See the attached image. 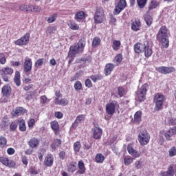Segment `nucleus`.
Wrapping results in <instances>:
<instances>
[{
  "instance_id": "nucleus-6",
  "label": "nucleus",
  "mask_w": 176,
  "mask_h": 176,
  "mask_svg": "<svg viewBox=\"0 0 176 176\" xmlns=\"http://www.w3.org/2000/svg\"><path fill=\"white\" fill-rule=\"evenodd\" d=\"M115 108H119V104L117 102H113L106 105V112L108 115H113L115 113Z\"/></svg>"
},
{
  "instance_id": "nucleus-13",
  "label": "nucleus",
  "mask_w": 176,
  "mask_h": 176,
  "mask_svg": "<svg viewBox=\"0 0 176 176\" xmlns=\"http://www.w3.org/2000/svg\"><path fill=\"white\" fill-rule=\"evenodd\" d=\"M1 93L3 97H9L12 94V87L9 85H4L1 89Z\"/></svg>"
},
{
  "instance_id": "nucleus-23",
  "label": "nucleus",
  "mask_w": 176,
  "mask_h": 176,
  "mask_svg": "<svg viewBox=\"0 0 176 176\" xmlns=\"http://www.w3.org/2000/svg\"><path fill=\"white\" fill-rule=\"evenodd\" d=\"M115 67V65L112 63H109L106 65L105 69H104V73L106 76H108V75H111V73L112 72V70Z\"/></svg>"
},
{
  "instance_id": "nucleus-37",
  "label": "nucleus",
  "mask_w": 176,
  "mask_h": 176,
  "mask_svg": "<svg viewBox=\"0 0 176 176\" xmlns=\"http://www.w3.org/2000/svg\"><path fill=\"white\" fill-rule=\"evenodd\" d=\"M90 78L91 80L95 82H97V80H101V79H102L101 74L92 75L90 76Z\"/></svg>"
},
{
  "instance_id": "nucleus-21",
  "label": "nucleus",
  "mask_w": 176,
  "mask_h": 176,
  "mask_svg": "<svg viewBox=\"0 0 176 176\" xmlns=\"http://www.w3.org/2000/svg\"><path fill=\"white\" fill-rule=\"evenodd\" d=\"M141 27V21L140 19H135V21L132 23L131 28L133 31H140Z\"/></svg>"
},
{
  "instance_id": "nucleus-44",
  "label": "nucleus",
  "mask_w": 176,
  "mask_h": 176,
  "mask_svg": "<svg viewBox=\"0 0 176 176\" xmlns=\"http://www.w3.org/2000/svg\"><path fill=\"white\" fill-rule=\"evenodd\" d=\"M56 19H57V14H54L48 18L47 23H54V21H56Z\"/></svg>"
},
{
  "instance_id": "nucleus-4",
  "label": "nucleus",
  "mask_w": 176,
  "mask_h": 176,
  "mask_svg": "<svg viewBox=\"0 0 176 176\" xmlns=\"http://www.w3.org/2000/svg\"><path fill=\"white\" fill-rule=\"evenodd\" d=\"M104 10H102V8H97L94 15V21L96 24H101V23L104 21Z\"/></svg>"
},
{
  "instance_id": "nucleus-48",
  "label": "nucleus",
  "mask_w": 176,
  "mask_h": 176,
  "mask_svg": "<svg viewBox=\"0 0 176 176\" xmlns=\"http://www.w3.org/2000/svg\"><path fill=\"white\" fill-rule=\"evenodd\" d=\"M42 11V8L38 6H32V12H35L36 13H39Z\"/></svg>"
},
{
  "instance_id": "nucleus-17",
  "label": "nucleus",
  "mask_w": 176,
  "mask_h": 176,
  "mask_svg": "<svg viewBox=\"0 0 176 176\" xmlns=\"http://www.w3.org/2000/svg\"><path fill=\"white\" fill-rule=\"evenodd\" d=\"M69 101L65 98L59 99L58 98H55L54 103L56 105H63L65 107V105H68Z\"/></svg>"
},
{
  "instance_id": "nucleus-46",
  "label": "nucleus",
  "mask_w": 176,
  "mask_h": 176,
  "mask_svg": "<svg viewBox=\"0 0 176 176\" xmlns=\"http://www.w3.org/2000/svg\"><path fill=\"white\" fill-rule=\"evenodd\" d=\"M6 63V58L5 57V54L3 53H0V64H5Z\"/></svg>"
},
{
  "instance_id": "nucleus-64",
  "label": "nucleus",
  "mask_w": 176,
  "mask_h": 176,
  "mask_svg": "<svg viewBox=\"0 0 176 176\" xmlns=\"http://www.w3.org/2000/svg\"><path fill=\"white\" fill-rule=\"evenodd\" d=\"M14 150L13 148H9L7 150V153H8V155H14Z\"/></svg>"
},
{
  "instance_id": "nucleus-27",
  "label": "nucleus",
  "mask_w": 176,
  "mask_h": 176,
  "mask_svg": "<svg viewBox=\"0 0 176 176\" xmlns=\"http://www.w3.org/2000/svg\"><path fill=\"white\" fill-rule=\"evenodd\" d=\"M174 135H175V132H174L173 129H170L164 133V137L168 141H171V137Z\"/></svg>"
},
{
  "instance_id": "nucleus-54",
  "label": "nucleus",
  "mask_w": 176,
  "mask_h": 176,
  "mask_svg": "<svg viewBox=\"0 0 176 176\" xmlns=\"http://www.w3.org/2000/svg\"><path fill=\"white\" fill-rule=\"evenodd\" d=\"M1 126L3 129H6V127H8V126H9V122H8L7 120H3L1 122Z\"/></svg>"
},
{
  "instance_id": "nucleus-28",
  "label": "nucleus",
  "mask_w": 176,
  "mask_h": 176,
  "mask_svg": "<svg viewBox=\"0 0 176 176\" xmlns=\"http://www.w3.org/2000/svg\"><path fill=\"white\" fill-rule=\"evenodd\" d=\"M162 176H174V169L172 166L168 168V170L163 172L161 174Z\"/></svg>"
},
{
  "instance_id": "nucleus-30",
  "label": "nucleus",
  "mask_w": 176,
  "mask_h": 176,
  "mask_svg": "<svg viewBox=\"0 0 176 176\" xmlns=\"http://www.w3.org/2000/svg\"><path fill=\"white\" fill-rule=\"evenodd\" d=\"M18 123L19 124L20 131H25V130H27V126H25V121L24 120H19Z\"/></svg>"
},
{
  "instance_id": "nucleus-19",
  "label": "nucleus",
  "mask_w": 176,
  "mask_h": 176,
  "mask_svg": "<svg viewBox=\"0 0 176 176\" xmlns=\"http://www.w3.org/2000/svg\"><path fill=\"white\" fill-rule=\"evenodd\" d=\"M145 44L138 43L134 45V51L135 53H142L144 52Z\"/></svg>"
},
{
  "instance_id": "nucleus-29",
  "label": "nucleus",
  "mask_w": 176,
  "mask_h": 176,
  "mask_svg": "<svg viewBox=\"0 0 176 176\" xmlns=\"http://www.w3.org/2000/svg\"><path fill=\"white\" fill-rule=\"evenodd\" d=\"M14 82L16 85V86H20L21 85V81L20 80V72L16 71L15 72Z\"/></svg>"
},
{
  "instance_id": "nucleus-5",
  "label": "nucleus",
  "mask_w": 176,
  "mask_h": 176,
  "mask_svg": "<svg viewBox=\"0 0 176 176\" xmlns=\"http://www.w3.org/2000/svg\"><path fill=\"white\" fill-rule=\"evenodd\" d=\"M148 84L143 85L137 91V97L139 101L142 102L145 100L146 97V91H148Z\"/></svg>"
},
{
  "instance_id": "nucleus-10",
  "label": "nucleus",
  "mask_w": 176,
  "mask_h": 176,
  "mask_svg": "<svg viewBox=\"0 0 176 176\" xmlns=\"http://www.w3.org/2000/svg\"><path fill=\"white\" fill-rule=\"evenodd\" d=\"M126 0H120L117 6L114 9V14H119L124 8H126Z\"/></svg>"
},
{
  "instance_id": "nucleus-38",
  "label": "nucleus",
  "mask_w": 176,
  "mask_h": 176,
  "mask_svg": "<svg viewBox=\"0 0 176 176\" xmlns=\"http://www.w3.org/2000/svg\"><path fill=\"white\" fill-rule=\"evenodd\" d=\"M83 17H85V12L81 11L76 14L75 19L77 20V21H79V20H82Z\"/></svg>"
},
{
  "instance_id": "nucleus-22",
  "label": "nucleus",
  "mask_w": 176,
  "mask_h": 176,
  "mask_svg": "<svg viewBox=\"0 0 176 176\" xmlns=\"http://www.w3.org/2000/svg\"><path fill=\"white\" fill-rule=\"evenodd\" d=\"M143 52H144V56L146 57H151L152 56V53H153L152 48L149 47V45H148V43L144 45V48Z\"/></svg>"
},
{
  "instance_id": "nucleus-53",
  "label": "nucleus",
  "mask_w": 176,
  "mask_h": 176,
  "mask_svg": "<svg viewBox=\"0 0 176 176\" xmlns=\"http://www.w3.org/2000/svg\"><path fill=\"white\" fill-rule=\"evenodd\" d=\"M10 130H12V131H14V130L17 129V122H12L10 126Z\"/></svg>"
},
{
  "instance_id": "nucleus-55",
  "label": "nucleus",
  "mask_w": 176,
  "mask_h": 176,
  "mask_svg": "<svg viewBox=\"0 0 176 176\" xmlns=\"http://www.w3.org/2000/svg\"><path fill=\"white\" fill-rule=\"evenodd\" d=\"M115 60L116 61V63H118V64H120V63H122V54H118L116 57H115Z\"/></svg>"
},
{
  "instance_id": "nucleus-52",
  "label": "nucleus",
  "mask_w": 176,
  "mask_h": 176,
  "mask_svg": "<svg viewBox=\"0 0 176 176\" xmlns=\"http://www.w3.org/2000/svg\"><path fill=\"white\" fill-rule=\"evenodd\" d=\"M118 91L119 97H123V95L124 94V89H123L122 87H120L118 89Z\"/></svg>"
},
{
  "instance_id": "nucleus-18",
  "label": "nucleus",
  "mask_w": 176,
  "mask_h": 176,
  "mask_svg": "<svg viewBox=\"0 0 176 176\" xmlns=\"http://www.w3.org/2000/svg\"><path fill=\"white\" fill-rule=\"evenodd\" d=\"M28 145L30 146V148H37L39 145V140H38L36 138H32L29 142Z\"/></svg>"
},
{
  "instance_id": "nucleus-26",
  "label": "nucleus",
  "mask_w": 176,
  "mask_h": 176,
  "mask_svg": "<svg viewBox=\"0 0 176 176\" xmlns=\"http://www.w3.org/2000/svg\"><path fill=\"white\" fill-rule=\"evenodd\" d=\"M51 127H52V130L54 131L56 135H57V134H58V130L60 129L58 122L57 121H52L51 122Z\"/></svg>"
},
{
  "instance_id": "nucleus-41",
  "label": "nucleus",
  "mask_w": 176,
  "mask_h": 176,
  "mask_svg": "<svg viewBox=\"0 0 176 176\" xmlns=\"http://www.w3.org/2000/svg\"><path fill=\"white\" fill-rule=\"evenodd\" d=\"M6 138L3 136L0 137V146L1 148H5L6 146Z\"/></svg>"
},
{
  "instance_id": "nucleus-9",
  "label": "nucleus",
  "mask_w": 176,
  "mask_h": 176,
  "mask_svg": "<svg viewBox=\"0 0 176 176\" xmlns=\"http://www.w3.org/2000/svg\"><path fill=\"white\" fill-rule=\"evenodd\" d=\"M0 162L7 167L13 168L16 166L14 161L10 160L5 157H0Z\"/></svg>"
},
{
  "instance_id": "nucleus-16",
  "label": "nucleus",
  "mask_w": 176,
  "mask_h": 176,
  "mask_svg": "<svg viewBox=\"0 0 176 176\" xmlns=\"http://www.w3.org/2000/svg\"><path fill=\"white\" fill-rule=\"evenodd\" d=\"M53 155L52 154L47 155L45 158L44 164H45L47 167H52L53 166Z\"/></svg>"
},
{
  "instance_id": "nucleus-36",
  "label": "nucleus",
  "mask_w": 176,
  "mask_h": 176,
  "mask_svg": "<svg viewBox=\"0 0 176 176\" xmlns=\"http://www.w3.org/2000/svg\"><path fill=\"white\" fill-rule=\"evenodd\" d=\"M144 21L146 22V24L149 27L151 26V24H152V21H153V19H152V16L149 15H145Z\"/></svg>"
},
{
  "instance_id": "nucleus-45",
  "label": "nucleus",
  "mask_w": 176,
  "mask_h": 176,
  "mask_svg": "<svg viewBox=\"0 0 176 176\" xmlns=\"http://www.w3.org/2000/svg\"><path fill=\"white\" fill-rule=\"evenodd\" d=\"M45 61V58L38 59L35 63V67H41V65H43Z\"/></svg>"
},
{
  "instance_id": "nucleus-63",
  "label": "nucleus",
  "mask_w": 176,
  "mask_h": 176,
  "mask_svg": "<svg viewBox=\"0 0 176 176\" xmlns=\"http://www.w3.org/2000/svg\"><path fill=\"white\" fill-rule=\"evenodd\" d=\"M55 118H57L58 119H61L63 118V113L58 111L55 113Z\"/></svg>"
},
{
  "instance_id": "nucleus-39",
  "label": "nucleus",
  "mask_w": 176,
  "mask_h": 176,
  "mask_svg": "<svg viewBox=\"0 0 176 176\" xmlns=\"http://www.w3.org/2000/svg\"><path fill=\"white\" fill-rule=\"evenodd\" d=\"M148 0H137L138 5L140 9H142L145 7V5H146V1Z\"/></svg>"
},
{
  "instance_id": "nucleus-59",
  "label": "nucleus",
  "mask_w": 176,
  "mask_h": 176,
  "mask_svg": "<svg viewBox=\"0 0 176 176\" xmlns=\"http://www.w3.org/2000/svg\"><path fill=\"white\" fill-rule=\"evenodd\" d=\"M116 23V18L113 16V15H111L110 16V23L113 24V25H115V23Z\"/></svg>"
},
{
  "instance_id": "nucleus-43",
  "label": "nucleus",
  "mask_w": 176,
  "mask_h": 176,
  "mask_svg": "<svg viewBox=\"0 0 176 176\" xmlns=\"http://www.w3.org/2000/svg\"><path fill=\"white\" fill-rule=\"evenodd\" d=\"M169 156L170 157H173L176 155V148L175 146L172 147L169 149Z\"/></svg>"
},
{
  "instance_id": "nucleus-14",
  "label": "nucleus",
  "mask_w": 176,
  "mask_h": 176,
  "mask_svg": "<svg viewBox=\"0 0 176 176\" xmlns=\"http://www.w3.org/2000/svg\"><path fill=\"white\" fill-rule=\"evenodd\" d=\"M92 132L95 140H100V138H101V135H102V129L98 127H95L92 129Z\"/></svg>"
},
{
  "instance_id": "nucleus-12",
  "label": "nucleus",
  "mask_w": 176,
  "mask_h": 176,
  "mask_svg": "<svg viewBox=\"0 0 176 176\" xmlns=\"http://www.w3.org/2000/svg\"><path fill=\"white\" fill-rule=\"evenodd\" d=\"M157 101L155 102V111H159L162 109V105H163V100H164V96L158 94L155 96Z\"/></svg>"
},
{
  "instance_id": "nucleus-25",
  "label": "nucleus",
  "mask_w": 176,
  "mask_h": 176,
  "mask_svg": "<svg viewBox=\"0 0 176 176\" xmlns=\"http://www.w3.org/2000/svg\"><path fill=\"white\" fill-rule=\"evenodd\" d=\"M78 168L79 170L77 171L78 174H85L86 173V168L85 167V163L83 161L78 162Z\"/></svg>"
},
{
  "instance_id": "nucleus-42",
  "label": "nucleus",
  "mask_w": 176,
  "mask_h": 176,
  "mask_svg": "<svg viewBox=\"0 0 176 176\" xmlns=\"http://www.w3.org/2000/svg\"><path fill=\"white\" fill-rule=\"evenodd\" d=\"M80 142H76L74 144V149L75 152H79L80 151Z\"/></svg>"
},
{
  "instance_id": "nucleus-57",
  "label": "nucleus",
  "mask_w": 176,
  "mask_h": 176,
  "mask_svg": "<svg viewBox=\"0 0 176 176\" xmlns=\"http://www.w3.org/2000/svg\"><path fill=\"white\" fill-rule=\"evenodd\" d=\"M34 124H35V120L34 118H31L29 121H28V126L30 128L34 126Z\"/></svg>"
},
{
  "instance_id": "nucleus-56",
  "label": "nucleus",
  "mask_w": 176,
  "mask_h": 176,
  "mask_svg": "<svg viewBox=\"0 0 176 176\" xmlns=\"http://www.w3.org/2000/svg\"><path fill=\"white\" fill-rule=\"evenodd\" d=\"M54 145L55 146H60L61 145V140L60 139H56L54 141Z\"/></svg>"
},
{
  "instance_id": "nucleus-50",
  "label": "nucleus",
  "mask_w": 176,
  "mask_h": 176,
  "mask_svg": "<svg viewBox=\"0 0 176 176\" xmlns=\"http://www.w3.org/2000/svg\"><path fill=\"white\" fill-rule=\"evenodd\" d=\"M74 89L75 90H80V89H82V83L80 82V81H77L74 84Z\"/></svg>"
},
{
  "instance_id": "nucleus-47",
  "label": "nucleus",
  "mask_w": 176,
  "mask_h": 176,
  "mask_svg": "<svg viewBox=\"0 0 176 176\" xmlns=\"http://www.w3.org/2000/svg\"><path fill=\"white\" fill-rule=\"evenodd\" d=\"M69 28H71V30H78L79 25H78V24H76L74 22H70Z\"/></svg>"
},
{
  "instance_id": "nucleus-15",
  "label": "nucleus",
  "mask_w": 176,
  "mask_h": 176,
  "mask_svg": "<svg viewBox=\"0 0 176 176\" xmlns=\"http://www.w3.org/2000/svg\"><path fill=\"white\" fill-rule=\"evenodd\" d=\"M27 110L23 107H16V110H13L11 112L12 116H20V115H23V113H25Z\"/></svg>"
},
{
  "instance_id": "nucleus-58",
  "label": "nucleus",
  "mask_w": 176,
  "mask_h": 176,
  "mask_svg": "<svg viewBox=\"0 0 176 176\" xmlns=\"http://www.w3.org/2000/svg\"><path fill=\"white\" fill-rule=\"evenodd\" d=\"M47 102V98L46 96H43L41 97V104H46Z\"/></svg>"
},
{
  "instance_id": "nucleus-2",
  "label": "nucleus",
  "mask_w": 176,
  "mask_h": 176,
  "mask_svg": "<svg viewBox=\"0 0 176 176\" xmlns=\"http://www.w3.org/2000/svg\"><path fill=\"white\" fill-rule=\"evenodd\" d=\"M85 46H86V40L85 38L80 39L76 45H72L70 47L68 54L69 57H75L76 54L83 53Z\"/></svg>"
},
{
  "instance_id": "nucleus-32",
  "label": "nucleus",
  "mask_w": 176,
  "mask_h": 176,
  "mask_svg": "<svg viewBox=\"0 0 176 176\" xmlns=\"http://www.w3.org/2000/svg\"><path fill=\"white\" fill-rule=\"evenodd\" d=\"M20 10H22V12H32V6L23 4L20 6Z\"/></svg>"
},
{
  "instance_id": "nucleus-49",
  "label": "nucleus",
  "mask_w": 176,
  "mask_h": 176,
  "mask_svg": "<svg viewBox=\"0 0 176 176\" xmlns=\"http://www.w3.org/2000/svg\"><path fill=\"white\" fill-rule=\"evenodd\" d=\"M77 63H80L82 64H86V63H89V59L87 58H82L76 60Z\"/></svg>"
},
{
  "instance_id": "nucleus-61",
  "label": "nucleus",
  "mask_w": 176,
  "mask_h": 176,
  "mask_svg": "<svg viewBox=\"0 0 176 176\" xmlns=\"http://www.w3.org/2000/svg\"><path fill=\"white\" fill-rule=\"evenodd\" d=\"M156 6H157V5H156V1H151V5L148 7V9H149V10H151V9H155V8H156Z\"/></svg>"
},
{
  "instance_id": "nucleus-35",
  "label": "nucleus",
  "mask_w": 176,
  "mask_h": 176,
  "mask_svg": "<svg viewBox=\"0 0 176 176\" xmlns=\"http://www.w3.org/2000/svg\"><path fill=\"white\" fill-rule=\"evenodd\" d=\"M105 157H104V155H102V154H97L96 157H95V160L96 162V163H102V162H104Z\"/></svg>"
},
{
  "instance_id": "nucleus-1",
  "label": "nucleus",
  "mask_w": 176,
  "mask_h": 176,
  "mask_svg": "<svg viewBox=\"0 0 176 176\" xmlns=\"http://www.w3.org/2000/svg\"><path fill=\"white\" fill-rule=\"evenodd\" d=\"M157 39L161 42L164 48L167 49V47H168V30L166 26L160 28L158 34H157Z\"/></svg>"
},
{
  "instance_id": "nucleus-7",
  "label": "nucleus",
  "mask_w": 176,
  "mask_h": 176,
  "mask_svg": "<svg viewBox=\"0 0 176 176\" xmlns=\"http://www.w3.org/2000/svg\"><path fill=\"white\" fill-rule=\"evenodd\" d=\"M157 72H160V74H164V75H167V74H171V72H175V68L173 67H160L156 69Z\"/></svg>"
},
{
  "instance_id": "nucleus-40",
  "label": "nucleus",
  "mask_w": 176,
  "mask_h": 176,
  "mask_svg": "<svg viewBox=\"0 0 176 176\" xmlns=\"http://www.w3.org/2000/svg\"><path fill=\"white\" fill-rule=\"evenodd\" d=\"M101 43V39L98 37H95L92 41V45L94 47H96L98 45H100Z\"/></svg>"
},
{
  "instance_id": "nucleus-60",
  "label": "nucleus",
  "mask_w": 176,
  "mask_h": 176,
  "mask_svg": "<svg viewBox=\"0 0 176 176\" xmlns=\"http://www.w3.org/2000/svg\"><path fill=\"white\" fill-rule=\"evenodd\" d=\"M85 86L87 87H91V86H93V84H91V80H90V79H87L85 80Z\"/></svg>"
},
{
  "instance_id": "nucleus-51",
  "label": "nucleus",
  "mask_w": 176,
  "mask_h": 176,
  "mask_svg": "<svg viewBox=\"0 0 176 176\" xmlns=\"http://www.w3.org/2000/svg\"><path fill=\"white\" fill-rule=\"evenodd\" d=\"M124 163L125 166H129V164H131V163H133V158H124Z\"/></svg>"
},
{
  "instance_id": "nucleus-33",
  "label": "nucleus",
  "mask_w": 176,
  "mask_h": 176,
  "mask_svg": "<svg viewBox=\"0 0 176 176\" xmlns=\"http://www.w3.org/2000/svg\"><path fill=\"white\" fill-rule=\"evenodd\" d=\"M142 116V113L141 111H137L134 115V122L135 123H140L141 122V116Z\"/></svg>"
},
{
  "instance_id": "nucleus-8",
  "label": "nucleus",
  "mask_w": 176,
  "mask_h": 176,
  "mask_svg": "<svg viewBox=\"0 0 176 176\" xmlns=\"http://www.w3.org/2000/svg\"><path fill=\"white\" fill-rule=\"evenodd\" d=\"M28 41H30V33H26L22 38L16 40L14 43L15 45L21 46V45H27L28 43Z\"/></svg>"
},
{
  "instance_id": "nucleus-11",
  "label": "nucleus",
  "mask_w": 176,
  "mask_h": 176,
  "mask_svg": "<svg viewBox=\"0 0 176 176\" xmlns=\"http://www.w3.org/2000/svg\"><path fill=\"white\" fill-rule=\"evenodd\" d=\"M32 69V60H31V58H26L25 59V62L23 64V71L24 72H30V71Z\"/></svg>"
},
{
  "instance_id": "nucleus-20",
  "label": "nucleus",
  "mask_w": 176,
  "mask_h": 176,
  "mask_svg": "<svg viewBox=\"0 0 176 176\" xmlns=\"http://www.w3.org/2000/svg\"><path fill=\"white\" fill-rule=\"evenodd\" d=\"M126 149H127L130 155H131L132 156H133V157H140V154L138 153V151H137V150H135L134 148H133V147H131V146L128 145Z\"/></svg>"
},
{
  "instance_id": "nucleus-24",
  "label": "nucleus",
  "mask_w": 176,
  "mask_h": 176,
  "mask_svg": "<svg viewBox=\"0 0 176 176\" xmlns=\"http://www.w3.org/2000/svg\"><path fill=\"white\" fill-rule=\"evenodd\" d=\"M85 115H79L77 116L74 123L72 125V127H74V129H76V127H78V124H79V123H80V122H83V120H85Z\"/></svg>"
},
{
  "instance_id": "nucleus-34",
  "label": "nucleus",
  "mask_w": 176,
  "mask_h": 176,
  "mask_svg": "<svg viewBox=\"0 0 176 176\" xmlns=\"http://www.w3.org/2000/svg\"><path fill=\"white\" fill-rule=\"evenodd\" d=\"M120 45H121L120 41L114 40L112 45L113 50H119V47H120Z\"/></svg>"
},
{
  "instance_id": "nucleus-31",
  "label": "nucleus",
  "mask_w": 176,
  "mask_h": 176,
  "mask_svg": "<svg viewBox=\"0 0 176 176\" xmlns=\"http://www.w3.org/2000/svg\"><path fill=\"white\" fill-rule=\"evenodd\" d=\"M0 74H3V75H12V74H13V69L8 67L3 68Z\"/></svg>"
},
{
  "instance_id": "nucleus-62",
  "label": "nucleus",
  "mask_w": 176,
  "mask_h": 176,
  "mask_svg": "<svg viewBox=\"0 0 176 176\" xmlns=\"http://www.w3.org/2000/svg\"><path fill=\"white\" fill-rule=\"evenodd\" d=\"M168 124L170 126H175V124H176V118H171L169 121H168Z\"/></svg>"
},
{
  "instance_id": "nucleus-3",
  "label": "nucleus",
  "mask_w": 176,
  "mask_h": 176,
  "mask_svg": "<svg viewBox=\"0 0 176 176\" xmlns=\"http://www.w3.org/2000/svg\"><path fill=\"white\" fill-rule=\"evenodd\" d=\"M151 140V136L146 130L141 131L138 135V141L140 145H147Z\"/></svg>"
}]
</instances>
